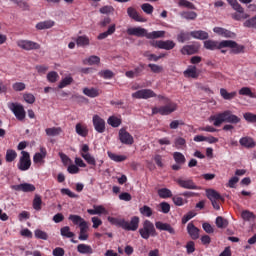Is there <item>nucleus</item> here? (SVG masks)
Returning a JSON list of instances; mask_svg holds the SVG:
<instances>
[{"mask_svg":"<svg viewBox=\"0 0 256 256\" xmlns=\"http://www.w3.org/2000/svg\"><path fill=\"white\" fill-rule=\"evenodd\" d=\"M229 5H231L232 9L236 11L235 13L231 14L232 19L234 21H243L245 19H249V14L245 13V8L239 4L237 0H227Z\"/></svg>","mask_w":256,"mask_h":256,"instance_id":"nucleus-4","label":"nucleus"},{"mask_svg":"<svg viewBox=\"0 0 256 256\" xmlns=\"http://www.w3.org/2000/svg\"><path fill=\"white\" fill-rule=\"evenodd\" d=\"M127 15L130 17V19H133L134 21H137L138 23H145V18L137 12V9L135 7L130 6L127 8Z\"/></svg>","mask_w":256,"mask_h":256,"instance_id":"nucleus-15","label":"nucleus"},{"mask_svg":"<svg viewBox=\"0 0 256 256\" xmlns=\"http://www.w3.org/2000/svg\"><path fill=\"white\" fill-rule=\"evenodd\" d=\"M113 71L111 70H102L99 72V76L103 79H113Z\"/></svg>","mask_w":256,"mask_h":256,"instance_id":"nucleus-62","label":"nucleus"},{"mask_svg":"<svg viewBox=\"0 0 256 256\" xmlns=\"http://www.w3.org/2000/svg\"><path fill=\"white\" fill-rule=\"evenodd\" d=\"M92 123L96 133H105V119L95 114L92 117Z\"/></svg>","mask_w":256,"mask_h":256,"instance_id":"nucleus-12","label":"nucleus"},{"mask_svg":"<svg viewBox=\"0 0 256 256\" xmlns=\"http://www.w3.org/2000/svg\"><path fill=\"white\" fill-rule=\"evenodd\" d=\"M165 37V31L147 32L146 39H161Z\"/></svg>","mask_w":256,"mask_h":256,"instance_id":"nucleus-42","label":"nucleus"},{"mask_svg":"<svg viewBox=\"0 0 256 256\" xmlns=\"http://www.w3.org/2000/svg\"><path fill=\"white\" fill-rule=\"evenodd\" d=\"M158 99L164 101L165 105L160 106V107H153L152 108V115H171V113H175L177 110V103L171 101V99L163 96V95H158Z\"/></svg>","mask_w":256,"mask_h":256,"instance_id":"nucleus-2","label":"nucleus"},{"mask_svg":"<svg viewBox=\"0 0 256 256\" xmlns=\"http://www.w3.org/2000/svg\"><path fill=\"white\" fill-rule=\"evenodd\" d=\"M155 227L156 229H158V231H167V233H169L170 235H175V228H173V226H171V224L169 223H163L161 221H157L155 222Z\"/></svg>","mask_w":256,"mask_h":256,"instance_id":"nucleus-18","label":"nucleus"},{"mask_svg":"<svg viewBox=\"0 0 256 256\" xmlns=\"http://www.w3.org/2000/svg\"><path fill=\"white\" fill-rule=\"evenodd\" d=\"M220 95L226 101H231V99H235V97H237V92H235V91L228 92L227 89L221 88L220 89Z\"/></svg>","mask_w":256,"mask_h":256,"instance_id":"nucleus-33","label":"nucleus"},{"mask_svg":"<svg viewBox=\"0 0 256 256\" xmlns=\"http://www.w3.org/2000/svg\"><path fill=\"white\" fill-rule=\"evenodd\" d=\"M174 147H176V149H183L184 147H187V140L183 137H177L174 140Z\"/></svg>","mask_w":256,"mask_h":256,"instance_id":"nucleus-47","label":"nucleus"},{"mask_svg":"<svg viewBox=\"0 0 256 256\" xmlns=\"http://www.w3.org/2000/svg\"><path fill=\"white\" fill-rule=\"evenodd\" d=\"M80 155L81 157H83L84 161L88 163V165H93L94 167L95 165H97V161L95 160V157H93L91 153H89V145L87 144L82 145L80 150Z\"/></svg>","mask_w":256,"mask_h":256,"instance_id":"nucleus-9","label":"nucleus"},{"mask_svg":"<svg viewBox=\"0 0 256 256\" xmlns=\"http://www.w3.org/2000/svg\"><path fill=\"white\" fill-rule=\"evenodd\" d=\"M78 253H81L82 255H91L93 254V248L87 244H79L77 246Z\"/></svg>","mask_w":256,"mask_h":256,"instance_id":"nucleus-32","label":"nucleus"},{"mask_svg":"<svg viewBox=\"0 0 256 256\" xmlns=\"http://www.w3.org/2000/svg\"><path fill=\"white\" fill-rule=\"evenodd\" d=\"M45 133L48 137H57L63 133V129L61 127L46 128Z\"/></svg>","mask_w":256,"mask_h":256,"instance_id":"nucleus-34","label":"nucleus"},{"mask_svg":"<svg viewBox=\"0 0 256 256\" xmlns=\"http://www.w3.org/2000/svg\"><path fill=\"white\" fill-rule=\"evenodd\" d=\"M191 37L194 39H200L201 41H205V39H209V33L203 30H197L190 32Z\"/></svg>","mask_w":256,"mask_h":256,"instance_id":"nucleus-30","label":"nucleus"},{"mask_svg":"<svg viewBox=\"0 0 256 256\" xmlns=\"http://www.w3.org/2000/svg\"><path fill=\"white\" fill-rule=\"evenodd\" d=\"M107 155L109 159H111V161H115V163H123V161H127V156L125 155L115 154L111 151H108Z\"/></svg>","mask_w":256,"mask_h":256,"instance_id":"nucleus-31","label":"nucleus"},{"mask_svg":"<svg viewBox=\"0 0 256 256\" xmlns=\"http://www.w3.org/2000/svg\"><path fill=\"white\" fill-rule=\"evenodd\" d=\"M17 45L20 47V49H24V51L41 49V45L39 43L31 40H18Z\"/></svg>","mask_w":256,"mask_h":256,"instance_id":"nucleus-10","label":"nucleus"},{"mask_svg":"<svg viewBox=\"0 0 256 256\" xmlns=\"http://www.w3.org/2000/svg\"><path fill=\"white\" fill-rule=\"evenodd\" d=\"M68 219L69 221H72L73 225H79L80 233L78 239L80 241H87L89 239V234H87L89 231V225L87 224V221H85L81 216L75 214H71Z\"/></svg>","mask_w":256,"mask_h":256,"instance_id":"nucleus-3","label":"nucleus"},{"mask_svg":"<svg viewBox=\"0 0 256 256\" xmlns=\"http://www.w3.org/2000/svg\"><path fill=\"white\" fill-rule=\"evenodd\" d=\"M184 77H186L187 79H199V72H197V67L189 66L184 71Z\"/></svg>","mask_w":256,"mask_h":256,"instance_id":"nucleus-23","label":"nucleus"},{"mask_svg":"<svg viewBox=\"0 0 256 256\" xmlns=\"http://www.w3.org/2000/svg\"><path fill=\"white\" fill-rule=\"evenodd\" d=\"M60 235L62 237H66L67 239L75 237V233L71 232V228L69 226L62 227L60 229Z\"/></svg>","mask_w":256,"mask_h":256,"instance_id":"nucleus-41","label":"nucleus"},{"mask_svg":"<svg viewBox=\"0 0 256 256\" xmlns=\"http://www.w3.org/2000/svg\"><path fill=\"white\" fill-rule=\"evenodd\" d=\"M239 143L242 147H245V149H255L256 147L255 140L249 136L240 138Z\"/></svg>","mask_w":256,"mask_h":256,"instance_id":"nucleus-21","label":"nucleus"},{"mask_svg":"<svg viewBox=\"0 0 256 256\" xmlns=\"http://www.w3.org/2000/svg\"><path fill=\"white\" fill-rule=\"evenodd\" d=\"M140 237L142 239H149V237H157V230L155 225L150 220H145L143 222L142 228L139 229Z\"/></svg>","mask_w":256,"mask_h":256,"instance_id":"nucleus-5","label":"nucleus"},{"mask_svg":"<svg viewBox=\"0 0 256 256\" xmlns=\"http://www.w3.org/2000/svg\"><path fill=\"white\" fill-rule=\"evenodd\" d=\"M158 196L161 199H169L170 197H173V192H171L169 188H161L158 190Z\"/></svg>","mask_w":256,"mask_h":256,"instance_id":"nucleus-43","label":"nucleus"},{"mask_svg":"<svg viewBox=\"0 0 256 256\" xmlns=\"http://www.w3.org/2000/svg\"><path fill=\"white\" fill-rule=\"evenodd\" d=\"M8 109L12 111L13 115L18 121H25V117H27V112L25 111V107H23L22 104L17 102H10L8 103Z\"/></svg>","mask_w":256,"mask_h":256,"instance_id":"nucleus-6","label":"nucleus"},{"mask_svg":"<svg viewBox=\"0 0 256 256\" xmlns=\"http://www.w3.org/2000/svg\"><path fill=\"white\" fill-rule=\"evenodd\" d=\"M180 15L182 19H186L187 21H195L197 19V12L195 11H183Z\"/></svg>","mask_w":256,"mask_h":256,"instance_id":"nucleus-36","label":"nucleus"},{"mask_svg":"<svg viewBox=\"0 0 256 256\" xmlns=\"http://www.w3.org/2000/svg\"><path fill=\"white\" fill-rule=\"evenodd\" d=\"M83 93L86 97L95 99V97H99L101 95V90L99 88H84Z\"/></svg>","mask_w":256,"mask_h":256,"instance_id":"nucleus-26","label":"nucleus"},{"mask_svg":"<svg viewBox=\"0 0 256 256\" xmlns=\"http://www.w3.org/2000/svg\"><path fill=\"white\" fill-rule=\"evenodd\" d=\"M57 79H59V74L56 71H51L47 74L49 83H57Z\"/></svg>","mask_w":256,"mask_h":256,"instance_id":"nucleus-57","label":"nucleus"},{"mask_svg":"<svg viewBox=\"0 0 256 256\" xmlns=\"http://www.w3.org/2000/svg\"><path fill=\"white\" fill-rule=\"evenodd\" d=\"M73 83V77H65L61 80L58 87L59 89H64V87H67V85H71Z\"/></svg>","mask_w":256,"mask_h":256,"instance_id":"nucleus-60","label":"nucleus"},{"mask_svg":"<svg viewBox=\"0 0 256 256\" xmlns=\"http://www.w3.org/2000/svg\"><path fill=\"white\" fill-rule=\"evenodd\" d=\"M216 226L218 229H227L229 227V221L223 218V216H218L216 218Z\"/></svg>","mask_w":256,"mask_h":256,"instance_id":"nucleus-40","label":"nucleus"},{"mask_svg":"<svg viewBox=\"0 0 256 256\" xmlns=\"http://www.w3.org/2000/svg\"><path fill=\"white\" fill-rule=\"evenodd\" d=\"M223 41L218 42L215 40H206L204 41V47L205 49H208V51H215L217 49H225V46H221Z\"/></svg>","mask_w":256,"mask_h":256,"instance_id":"nucleus-20","label":"nucleus"},{"mask_svg":"<svg viewBox=\"0 0 256 256\" xmlns=\"http://www.w3.org/2000/svg\"><path fill=\"white\" fill-rule=\"evenodd\" d=\"M14 91H25L26 85L23 82H16L12 85Z\"/></svg>","mask_w":256,"mask_h":256,"instance_id":"nucleus-64","label":"nucleus"},{"mask_svg":"<svg viewBox=\"0 0 256 256\" xmlns=\"http://www.w3.org/2000/svg\"><path fill=\"white\" fill-rule=\"evenodd\" d=\"M115 30H116L115 24H112L111 26H109L106 32L100 33L97 39H99V41H102V39H107L108 35H113V33H115Z\"/></svg>","mask_w":256,"mask_h":256,"instance_id":"nucleus-39","label":"nucleus"},{"mask_svg":"<svg viewBox=\"0 0 256 256\" xmlns=\"http://www.w3.org/2000/svg\"><path fill=\"white\" fill-rule=\"evenodd\" d=\"M243 27H246L248 29H256V15L252 18L247 19L243 23Z\"/></svg>","mask_w":256,"mask_h":256,"instance_id":"nucleus-50","label":"nucleus"},{"mask_svg":"<svg viewBox=\"0 0 256 256\" xmlns=\"http://www.w3.org/2000/svg\"><path fill=\"white\" fill-rule=\"evenodd\" d=\"M76 45H78V47H86V45H89V37L79 36L76 39Z\"/></svg>","mask_w":256,"mask_h":256,"instance_id":"nucleus-52","label":"nucleus"},{"mask_svg":"<svg viewBox=\"0 0 256 256\" xmlns=\"http://www.w3.org/2000/svg\"><path fill=\"white\" fill-rule=\"evenodd\" d=\"M34 235L36 239H42L43 241H47V239H49V235H47V232L40 229L35 230Z\"/></svg>","mask_w":256,"mask_h":256,"instance_id":"nucleus-53","label":"nucleus"},{"mask_svg":"<svg viewBox=\"0 0 256 256\" xmlns=\"http://www.w3.org/2000/svg\"><path fill=\"white\" fill-rule=\"evenodd\" d=\"M173 159L178 165H185V155L181 152H174L173 153Z\"/></svg>","mask_w":256,"mask_h":256,"instance_id":"nucleus-45","label":"nucleus"},{"mask_svg":"<svg viewBox=\"0 0 256 256\" xmlns=\"http://www.w3.org/2000/svg\"><path fill=\"white\" fill-rule=\"evenodd\" d=\"M12 189L14 191H23V193H33V191H35V185L29 183H22L18 185H13Z\"/></svg>","mask_w":256,"mask_h":256,"instance_id":"nucleus-17","label":"nucleus"},{"mask_svg":"<svg viewBox=\"0 0 256 256\" xmlns=\"http://www.w3.org/2000/svg\"><path fill=\"white\" fill-rule=\"evenodd\" d=\"M75 131L77 135H80V137H87V135H89V129H87V125L82 123L76 124Z\"/></svg>","mask_w":256,"mask_h":256,"instance_id":"nucleus-29","label":"nucleus"},{"mask_svg":"<svg viewBox=\"0 0 256 256\" xmlns=\"http://www.w3.org/2000/svg\"><path fill=\"white\" fill-rule=\"evenodd\" d=\"M209 123H213L214 127H221L223 123H232L237 125V123H241V118L237 115H234L231 110H226L224 112L218 113L217 115H211L208 118Z\"/></svg>","mask_w":256,"mask_h":256,"instance_id":"nucleus-1","label":"nucleus"},{"mask_svg":"<svg viewBox=\"0 0 256 256\" xmlns=\"http://www.w3.org/2000/svg\"><path fill=\"white\" fill-rule=\"evenodd\" d=\"M189 39H191V32H183L181 31L178 35H177V41L178 43H185V41H189Z\"/></svg>","mask_w":256,"mask_h":256,"instance_id":"nucleus-46","label":"nucleus"},{"mask_svg":"<svg viewBox=\"0 0 256 256\" xmlns=\"http://www.w3.org/2000/svg\"><path fill=\"white\" fill-rule=\"evenodd\" d=\"M6 163H13L15 159H17V152L13 149H8L6 151Z\"/></svg>","mask_w":256,"mask_h":256,"instance_id":"nucleus-44","label":"nucleus"},{"mask_svg":"<svg viewBox=\"0 0 256 256\" xmlns=\"http://www.w3.org/2000/svg\"><path fill=\"white\" fill-rule=\"evenodd\" d=\"M52 27H55V21L53 20H45L36 24V29H38V31L51 29Z\"/></svg>","mask_w":256,"mask_h":256,"instance_id":"nucleus-27","label":"nucleus"},{"mask_svg":"<svg viewBox=\"0 0 256 256\" xmlns=\"http://www.w3.org/2000/svg\"><path fill=\"white\" fill-rule=\"evenodd\" d=\"M119 139L123 145H133L135 143L133 136L124 128L119 130Z\"/></svg>","mask_w":256,"mask_h":256,"instance_id":"nucleus-13","label":"nucleus"},{"mask_svg":"<svg viewBox=\"0 0 256 256\" xmlns=\"http://www.w3.org/2000/svg\"><path fill=\"white\" fill-rule=\"evenodd\" d=\"M134 99H151L157 97V94L151 89H142L132 94Z\"/></svg>","mask_w":256,"mask_h":256,"instance_id":"nucleus-11","label":"nucleus"},{"mask_svg":"<svg viewBox=\"0 0 256 256\" xmlns=\"http://www.w3.org/2000/svg\"><path fill=\"white\" fill-rule=\"evenodd\" d=\"M141 215H144V217H151L153 215V209L151 207L144 205L139 209Z\"/></svg>","mask_w":256,"mask_h":256,"instance_id":"nucleus-55","label":"nucleus"},{"mask_svg":"<svg viewBox=\"0 0 256 256\" xmlns=\"http://www.w3.org/2000/svg\"><path fill=\"white\" fill-rule=\"evenodd\" d=\"M243 117L247 123H256V114L251 112H246L243 114Z\"/></svg>","mask_w":256,"mask_h":256,"instance_id":"nucleus-58","label":"nucleus"},{"mask_svg":"<svg viewBox=\"0 0 256 256\" xmlns=\"http://www.w3.org/2000/svg\"><path fill=\"white\" fill-rule=\"evenodd\" d=\"M178 5L180 7H185L186 9H192L195 10L197 7L192 2H189L188 0H179Z\"/></svg>","mask_w":256,"mask_h":256,"instance_id":"nucleus-54","label":"nucleus"},{"mask_svg":"<svg viewBox=\"0 0 256 256\" xmlns=\"http://www.w3.org/2000/svg\"><path fill=\"white\" fill-rule=\"evenodd\" d=\"M41 205H43V200L41 196L36 194L33 200V209H35V211H41Z\"/></svg>","mask_w":256,"mask_h":256,"instance_id":"nucleus-49","label":"nucleus"},{"mask_svg":"<svg viewBox=\"0 0 256 256\" xmlns=\"http://www.w3.org/2000/svg\"><path fill=\"white\" fill-rule=\"evenodd\" d=\"M241 217L244 221H251V219H255V214L249 210H244L241 213Z\"/></svg>","mask_w":256,"mask_h":256,"instance_id":"nucleus-56","label":"nucleus"},{"mask_svg":"<svg viewBox=\"0 0 256 256\" xmlns=\"http://www.w3.org/2000/svg\"><path fill=\"white\" fill-rule=\"evenodd\" d=\"M182 55H195L197 53V47L194 45H186L181 49Z\"/></svg>","mask_w":256,"mask_h":256,"instance_id":"nucleus-38","label":"nucleus"},{"mask_svg":"<svg viewBox=\"0 0 256 256\" xmlns=\"http://www.w3.org/2000/svg\"><path fill=\"white\" fill-rule=\"evenodd\" d=\"M108 221L109 223H111L112 225H115L116 227H121L122 229H125V219L109 216Z\"/></svg>","mask_w":256,"mask_h":256,"instance_id":"nucleus-37","label":"nucleus"},{"mask_svg":"<svg viewBox=\"0 0 256 256\" xmlns=\"http://www.w3.org/2000/svg\"><path fill=\"white\" fill-rule=\"evenodd\" d=\"M239 95H245L246 97H251L252 99H255V93L251 91V88L249 87H242L239 90Z\"/></svg>","mask_w":256,"mask_h":256,"instance_id":"nucleus-51","label":"nucleus"},{"mask_svg":"<svg viewBox=\"0 0 256 256\" xmlns=\"http://www.w3.org/2000/svg\"><path fill=\"white\" fill-rule=\"evenodd\" d=\"M176 183L179 185V187H182V189H199V186L195 185L193 179L184 180L182 178H178L176 179Z\"/></svg>","mask_w":256,"mask_h":256,"instance_id":"nucleus-14","label":"nucleus"},{"mask_svg":"<svg viewBox=\"0 0 256 256\" xmlns=\"http://www.w3.org/2000/svg\"><path fill=\"white\" fill-rule=\"evenodd\" d=\"M221 47L232 49L231 53L239 55V53H245V46L240 45L233 40H222Z\"/></svg>","mask_w":256,"mask_h":256,"instance_id":"nucleus-8","label":"nucleus"},{"mask_svg":"<svg viewBox=\"0 0 256 256\" xmlns=\"http://www.w3.org/2000/svg\"><path fill=\"white\" fill-rule=\"evenodd\" d=\"M17 167L19 171H29V169H31V154H29V152L21 151Z\"/></svg>","mask_w":256,"mask_h":256,"instance_id":"nucleus-7","label":"nucleus"},{"mask_svg":"<svg viewBox=\"0 0 256 256\" xmlns=\"http://www.w3.org/2000/svg\"><path fill=\"white\" fill-rule=\"evenodd\" d=\"M139 229V217L138 216H133L131 218V221H126L124 222V230L125 231H137Z\"/></svg>","mask_w":256,"mask_h":256,"instance_id":"nucleus-16","label":"nucleus"},{"mask_svg":"<svg viewBox=\"0 0 256 256\" xmlns=\"http://www.w3.org/2000/svg\"><path fill=\"white\" fill-rule=\"evenodd\" d=\"M128 35H134V37H146L147 38V29L141 27H134L127 29Z\"/></svg>","mask_w":256,"mask_h":256,"instance_id":"nucleus-22","label":"nucleus"},{"mask_svg":"<svg viewBox=\"0 0 256 256\" xmlns=\"http://www.w3.org/2000/svg\"><path fill=\"white\" fill-rule=\"evenodd\" d=\"M107 122H108V125L114 128L119 127V125H121L122 123L121 118H118L116 116H110Z\"/></svg>","mask_w":256,"mask_h":256,"instance_id":"nucleus-48","label":"nucleus"},{"mask_svg":"<svg viewBox=\"0 0 256 256\" xmlns=\"http://www.w3.org/2000/svg\"><path fill=\"white\" fill-rule=\"evenodd\" d=\"M187 231L191 239H194V240L199 239V228L195 227L194 223H189L187 225Z\"/></svg>","mask_w":256,"mask_h":256,"instance_id":"nucleus-28","label":"nucleus"},{"mask_svg":"<svg viewBox=\"0 0 256 256\" xmlns=\"http://www.w3.org/2000/svg\"><path fill=\"white\" fill-rule=\"evenodd\" d=\"M23 99L26 103H29L30 105H33V103H35V96L31 93H25L23 95Z\"/></svg>","mask_w":256,"mask_h":256,"instance_id":"nucleus-63","label":"nucleus"},{"mask_svg":"<svg viewBox=\"0 0 256 256\" xmlns=\"http://www.w3.org/2000/svg\"><path fill=\"white\" fill-rule=\"evenodd\" d=\"M144 71H145L144 63H140L139 66L134 68V74L136 75V77H141Z\"/></svg>","mask_w":256,"mask_h":256,"instance_id":"nucleus-61","label":"nucleus"},{"mask_svg":"<svg viewBox=\"0 0 256 256\" xmlns=\"http://www.w3.org/2000/svg\"><path fill=\"white\" fill-rule=\"evenodd\" d=\"M141 9L146 13V15H151L155 8L149 3H144L141 5Z\"/></svg>","mask_w":256,"mask_h":256,"instance_id":"nucleus-59","label":"nucleus"},{"mask_svg":"<svg viewBox=\"0 0 256 256\" xmlns=\"http://www.w3.org/2000/svg\"><path fill=\"white\" fill-rule=\"evenodd\" d=\"M175 42L173 40H161L160 49H165V51H171V49H175Z\"/></svg>","mask_w":256,"mask_h":256,"instance_id":"nucleus-35","label":"nucleus"},{"mask_svg":"<svg viewBox=\"0 0 256 256\" xmlns=\"http://www.w3.org/2000/svg\"><path fill=\"white\" fill-rule=\"evenodd\" d=\"M45 157H47V149L45 147L40 148V152H37L33 156L34 163H45Z\"/></svg>","mask_w":256,"mask_h":256,"instance_id":"nucleus-24","label":"nucleus"},{"mask_svg":"<svg viewBox=\"0 0 256 256\" xmlns=\"http://www.w3.org/2000/svg\"><path fill=\"white\" fill-rule=\"evenodd\" d=\"M206 197H208L210 201H225V198L221 197V194L214 189L206 190Z\"/></svg>","mask_w":256,"mask_h":256,"instance_id":"nucleus-25","label":"nucleus"},{"mask_svg":"<svg viewBox=\"0 0 256 256\" xmlns=\"http://www.w3.org/2000/svg\"><path fill=\"white\" fill-rule=\"evenodd\" d=\"M213 31L214 33H216V35H220V37H225V39H234L235 37V33L223 27H214Z\"/></svg>","mask_w":256,"mask_h":256,"instance_id":"nucleus-19","label":"nucleus"}]
</instances>
